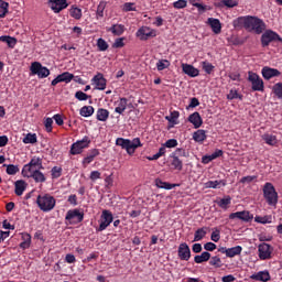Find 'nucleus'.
I'll return each mask as SVG.
<instances>
[{
	"label": "nucleus",
	"mask_w": 282,
	"mask_h": 282,
	"mask_svg": "<svg viewBox=\"0 0 282 282\" xmlns=\"http://www.w3.org/2000/svg\"><path fill=\"white\" fill-rule=\"evenodd\" d=\"M23 144H36V142H39L37 138H36V133H28L23 140H22Z\"/></svg>",
	"instance_id": "ea45409f"
},
{
	"label": "nucleus",
	"mask_w": 282,
	"mask_h": 282,
	"mask_svg": "<svg viewBox=\"0 0 282 282\" xmlns=\"http://www.w3.org/2000/svg\"><path fill=\"white\" fill-rule=\"evenodd\" d=\"M263 197L269 206H276L279 204V193L272 183H265L263 186Z\"/></svg>",
	"instance_id": "20e7f679"
},
{
	"label": "nucleus",
	"mask_w": 282,
	"mask_h": 282,
	"mask_svg": "<svg viewBox=\"0 0 282 282\" xmlns=\"http://www.w3.org/2000/svg\"><path fill=\"white\" fill-rule=\"evenodd\" d=\"M195 263H204L206 261H210V252L204 251L200 256L194 257Z\"/></svg>",
	"instance_id": "4c0bfd02"
},
{
	"label": "nucleus",
	"mask_w": 282,
	"mask_h": 282,
	"mask_svg": "<svg viewBox=\"0 0 282 282\" xmlns=\"http://www.w3.org/2000/svg\"><path fill=\"white\" fill-rule=\"evenodd\" d=\"M75 98H76L77 100H80V101H83V100H89V95L85 94L83 90H79V91H76Z\"/></svg>",
	"instance_id": "e2e57ef3"
},
{
	"label": "nucleus",
	"mask_w": 282,
	"mask_h": 282,
	"mask_svg": "<svg viewBox=\"0 0 282 282\" xmlns=\"http://www.w3.org/2000/svg\"><path fill=\"white\" fill-rule=\"evenodd\" d=\"M171 67V62L169 59H160L156 63L158 72H164V69H169Z\"/></svg>",
	"instance_id": "79ce46f5"
},
{
	"label": "nucleus",
	"mask_w": 282,
	"mask_h": 282,
	"mask_svg": "<svg viewBox=\"0 0 282 282\" xmlns=\"http://www.w3.org/2000/svg\"><path fill=\"white\" fill-rule=\"evenodd\" d=\"M210 239H212V241H215V243H217V242L221 239V235H220L219 229L216 228V229L212 232Z\"/></svg>",
	"instance_id": "69168bd1"
},
{
	"label": "nucleus",
	"mask_w": 282,
	"mask_h": 282,
	"mask_svg": "<svg viewBox=\"0 0 282 282\" xmlns=\"http://www.w3.org/2000/svg\"><path fill=\"white\" fill-rule=\"evenodd\" d=\"M94 106H84L80 108L79 110V115L83 117V118H90V116H94Z\"/></svg>",
	"instance_id": "473e14b6"
},
{
	"label": "nucleus",
	"mask_w": 282,
	"mask_h": 282,
	"mask_svg": "<svg viewBox=\"0 0 282 282\" xmlns=\"http://www.w3.org/2000/svg\"><path fill=\"white\" fill-rule=\"evenodd\" d=\"M155 186L158 188H164L165 191H172V188H175V186H177V184H171L169 182L162 181L161 178H156Z\"/></svg>",
	"instance_id": "cd10ccee"
},
{
	"label": "nucleus",
	"mask_w": 282,
	"mask_h": 282,
	"mask_svg": "<svg viewBox=\"0 0 282 282\" xmlns=\"http://www.w3.org/2000/svg\"><path fill=\"white\" fill-rule=\"evenodd\" d=\"M243 100V95L239 94V90L231 88L227 94V100Z\"/></svg>",
	"instance_id": "72a5a7b5"
},
{
	"label": "nucleus",
	"mask_w": 282,
	"mask_h": 282,
	"mask_svg": "<svg viewBox=\"0 0 282 282\" xmlns=\"http://www.w3.org/2000/svg\"><path fill=\"white\" fill-rule=\"evenodd\" d=\"M262 140H264L265 144H269V147H276L278 140H276V135L274 134L265 133L262 135Z\"/></svg>",
	"instance_id": "c9c22d12"
},
{
	"label": "nucleus",
	"mask_w": 282,
	"mask_h": 282,
	"mask_svg": "<svg viewBox=\"0 0 282 282\" xmlns=\"http://www.w3.org/2000/svg\"><path fill=\"white\" fill-rule=\"evenodd\" d=\"M52 124H54V120L52 118H46L44 121V127L47 131V133H52Z\"/></svg>",
	"instance_id": "338daca9"
},
{
	"label": "nucleus",
	"mask_w": 282,
	"mask_h": 282,
	"mask_svg": "<svg viewBox=\"0 0 282 282\" xmlns=\"http://www.w3.org/2000/svg\"><path fill=\"white\" fill-rule=\"evenodd\" d=\"M207 23L210 25L212 32H214V34H221V22L219 19L208 18Z\"/></svg>",
	"instance_id": "4be33fe9"
},
{
	"label": "nucleus",
	"mask_w": 282,
	"mask_h": 282,
	"mask_svg": "<svg viewBox=\"0 0 282 282\" xmlns=\"http://www.w3.org/2000/svg\"><path fill=\"white\" fill-rule=\"evenodd\" d=\"M52 180H58L63 175V167L54 166L51 170Z\"/></svg>",
	"instance_id": "8fccbe9b"
},
{
	"label": "nucleus",
	"mask_w": 282,
	"mask_h": 282,
	"mask_svg": "<svg viewBox=\"0 0 282 282\" xmlns=\"http://www.w3.org/2000/svg\"><path fill=\"white\" fill-rule=\"evenodd\" d=\"M23 177H32L36 184H44V182H47V177H45V174L41 172V170H31V172H22Z\"/></svg>",
	"instance_id": "f8f14e48"
},
{
	"label": "nucleus",
	"mask_w": 282,
	"mask_h": 282,
	"mask_svg": "<svg viewBox=\"0 0 282 282\" xmlns=\"http://www.w3.org/2000/svg\"><path fill=\"white\" fill-rule=\"evenodd\" d=\"M178 259L181 261H188L191 259V247L186 242L178 246Z\"/></svg>",
	"instance_id": "a211bd4d"
},
{
	"label": "nucleus",
	"mask_w": 282,
	"mask_h": 282,
	"mask_svg": "<svg viewBox=\"0 0 282 282\" xmlns=\"http://www.w3.org/2000/svg\"><path fill=\"white\" fill-rule=\"evenodd\" d=\"M96 118L99 122H107V120H109V110L105 108H99L97 110Z\"/></svg>",
	"instance_id": "bb28decb"
},
{
	"label": "nucleus",
	"mask_w": 282,
	"mask_h": 282,
	"mask_svg": "<svg viewBox=\"0 0 282 282\" xmlns=\"http://www.w3.org/2000/svg\"><path fill=\"white\" fill-rule=\"evenodd\" d=\"M203 69L206 74H213L215 66L208 62H203Z\"/></svg>",
	"instance_id": "680f3d73"
},
{
	"label": "nucleus",
	"mask_w": 282,
	"mask_h": 282,
	"mask_svg": "<svg viewBox=\"0 0 282 282\" xmlns=\"http://www.w3.org/2000/svg\"><path fill=\"white\" fill-rule=\"evenodd\" d=\"M261 74L264 80H270L271 78H276L281 76V70L264 66L261 70Z\"/></svg>",
	"instance_id": "dca6fc26"
},
{
	"label": "nucleus",
	"mask_w": 282,
	"mask_h": 282,
	"mask_svg": "<svg viewBox=\"0 0 282 282\" xmlns=\"http://www.w3.org/2000/svg\"><path fill=\"white\" fill-rule=\"evenodd\" d=\"M3 166H7V174L8 175H17V173H19V165H14V164L6 165V164H3Z\"/></svg>",
	"instance_id": "5fc2aeb1"
},
{
	"label": "nucleus",
	"mask_w": 282,
	"mask_h": 282,
	"mask_svg": "<svg viewBox=\"0 0 282 282\" xmlns=\"http://www.w3.org/2000/svg\"><path fill=\"white\" fill-rule=\"evenodd\" d=\"M208 234V227L198 228L194 234V241H202Z\"/></svg>",
	"instance_id": "7c9ffc66"
},
{
	"label": "nucleus",
	"mask_w": 282,
	"mask_h": 282,
	"mask_svg": "<svg viewBox=\"0 0 282 282\" xmlns=\"http://www.w3.org/2000/svg\"><path fill=\"white\" fill-rule=\"evenodd\" d=\"M43 159L40 156H33L31 161L22 169V173H30L31 171L43 170Z\"/></svg>",
	"instance_id": "9d476101"
},
{
	"label": "nucleus",
	"mask_w": 282,
	"mask_h": 282,
	"mask_svg": "<svg viewBox=\"0 0 282 282\" xmlns=\"http://www.w3.org/2000/svg\"><path fill=\"white\" fill-rule=\"evenodd\" d=\"M272 91H273L274 96H276V98L282 99V83H276L272 87Z\"/></svg>",
	"instance_id": "603ef678"
},
{
	"label": "nucleus",
	"mask_w": 282,
	"mask_h": 282,
	"mask_svg": "<svg viewBox=\"0 0 282 282\" xmlns=\"http://www.w3.org/2000/svg\"><path fill=\"white\" fill-rule=\"evenodd\" d=\"M1 43H7L8 47L13 50V47L17 45V40L10 35H1L0 36Z\"/></svg>",
	"instance_id": "2f4dec72"
},
{
	"label": "nucleus",
	"mask_w": 282,
	"mask_h": 282,
	"mask_svg": "<svg viewBox=\"0 0 282 282\" xmlns=\"http://www.w3.org/2000/svg\"><path fill=\"white\" fill-rule=\"evenodd\" d=\"M172 159L171 164L174 171H182L184 169V163L177 156H170Z\"/></svg>",
	"instance_id": "58836bf2"
},
{
	"label": "nucleus",
	"mask_w": 282,
	"mask_h": 282,
	"mask_svg": "<svg viewBox=\"0 0 282 282\" xmlns=\"http://www.w3.org/2000/svg\"><path fill=\"white\" fill-rule=\"evenodd\" d=\"M206 138H207L206 130L199 129L193 133V140L195 142H204Z\"/></svg>",
	"instance_id": "f704fd0d"
},
{
	"label": "nucleus",
	"mask_w": 282,
	"mask_h": 282,
	"mask_svg": "<svg viewBox=\"0 0 282 282\" xmlns=\"http://www.w3.org/2000/svg\"><path fill=\"white\" fill-rule=\"evenodd\" d=\"M116 145L121 147V149L127 151L128 155H133L135 149L142 147V142L140 141V138H134L132 141L130 139L117 138Z\"/></svg>",
	"instance_id": "f03ea898"
},
{
	"label": "nucleus",
	"mask_w": 282,
	"mask_h": 282,
	"mask_svg": "<svg viewBox=\"0 0 282 282\" xmlns=\"http://www.w3.org/2000/svg\"><path fill=\"white\" fill-rule=\"evenodd\" d=\"M254 219V215L250 214L248 210L240 212V221H252Z\"/></svg>",
	"instance_id": "de8ad7c7"
},
{
	"label": "nucleus",
	"mask_w": 282,
	"mask_h": 282,
	"mask_svg": "<svg viewBox=\"0 0 282 282\" xmlns=\"http://www.w3.org/2000/svg\"><path fill=\"white\" fill-rule=\"evenodd\" d=\"M204 250H206L207 252H213L217 250V245H215L214 242H207L204 245Z\"/></svg>",
	"instance_id": "774afa93"
},
{
	"label": "nucleus",
	"mask_w": 282,
	"mask_h": 282,
	"mask_svg": "<svg viewBox=\"0 0 282 282\" xmlns=\"http://www.w3.org/2000/svg\"><path fill=\"white\" fill-rule=\"evenodd\" d=\"M272 252H274V247L262 242L258 246V256L261 261H268V259H272Z\"/></svg>",
	"instance_id": "6e6552de"
},
{
	"label": "nucleus",
	"mask_w": 282,
	"mask_h": 282,
	"mask_svg": "<svg viewBox=\"0 0 282 282\" xmlns=\"http://www.w3.org/2000/svg\"><path fill=\"white\" fill-rule=\"evenodd\" d=\"M250 279H252V281L268 282L270 281L271 276L269 271H260L250 275Z\"/></svg>",
	"instance_id": "5701e85b"
},
{
	"label": "nucleus",
	"mask_w": 282,
	"mask_h": 282,
	"mask_svg": "<svg viewBox=\"0 0 282 282\" xmlns=\"http://www.w3.org/2000/svg\"><path fill=\"white\" fill-rule=\"evenodd\" d=\"M242 251H243L242 246H236V247H231V248H226V247L218 248V252H220L221 254H226V257H228V259L239 257V254H241Z\"/></svg>",
	"instance_id": "ddd939ff"
},
{
	"label": "nucleus",
	"mask_w": 282,
	"mask_h": 282,
	"mask_svg": "<svg viewBox=\"0 0 282 282\" xmlns=\"http://www.w3.org/2000/svg\"><path fill=\"white\" fill-rule=\"evenodd\" d=\"M115 105L117 106L115 108V113L122 116V113L127 111V107H129V99H127V97H120L119 100L115 101Z\"/></svg>",
	"instance_id": "f3484780"
},
{
	"label": "nucleus",
	"mask_w": 282,
	"mask_h": 282,
	"mask_svg": "<svg viewBox=\"0 0 282 282\" xmlns=\"http://www.w3.org/2000/svg\"><path fill=\"white\" fill-rule=\"evenodd\" d=\"M182 69L189 78H197V76H199V69L191 64H182Z\"/></svg>",
	"instance_id": "aec40b11"
},
{
	"label": "nucleus",
	"mask_w": 282,
	"mask_h": 282,
	"mask_svg": "<svg viewBox=\"0 0 282 282\" xmlns=\"http://www.w3.org/2000/svg\"><path fill=\"white\" fill-rule=\"evenodd\" d=\"M178 118H180V111L174 110V111H171L170 116L165 117V120H167V122H171V124H177Z\"/></svg>",
	"instance_id": "37998d69"
},
{
	"label": "nucleus",
	"mask_w": 282,
	"mask_h": 282,
	"mask_svg": "<svg viewBox=\"0 0 282 282\" xmlns=\"http://www.w3.org/2000/svg\"><path fill=\"white\" fill-rule=\"evenodd\" d=\"M31 73L39 78H47L50 76V68L43 66L41 62H33L31 64Z\"/></svg>",
	"instance_id": "1a4fd4ad"
},
{
	"label": "nucleus",
	"mask_w": 282,
	"mask_h": 282,
	"mask_svg": "<svg viewBox=\"0 0 282 282\" xmlns=\"http://www.w3.org/2000/svg\"><path fill=\"white\" fill-rule=\"evenodd\" d=\"M177 141L176 139H169L165 143H163V145L165 147V149H175V147H177Z\"/></svg>",
	"instance_id": "0e129e2a"
},
{
	"label": "nucleus",
	"mask_w": 282,
	"mask_h": 282,
	"mask_svg": "<svg viewBox=\"0 0 282 282\" xmlns=\"http://www.w3.org/2000/svg\"><path fill=\"white\" fill-rule=\"evenodd\" d=\"M135 2H126L122 6V12H135Z\"/></svg>",
	"instance_id": "3c124183"
},
{
	"label": "nucleus",
	"mask_w": 282,
	"mask_h": 282,
	"mask_svg": "<svg viewBox=\"0 0 282 282\" xmlns=\"http://www.w3.org/2000/svg\"><path fill=\"white\" fill-rule=\"evenodd\" d=\"M76 143L82 148V151H84V149H89V145L91 144V139L85 135L82 140L76 141Z\"/></svg>",
	"instance_id": "c03bdc74"
},
{
	"label": "nucleus",
	"mask_w": 282,
	"mask_h": 282,
	"mask_svg": "<svg viewBox=\"0 0 282 282\" xmlns=\"http://www.w3.org/2000/svg\"><path fill=\"white\" fill-rule=\"evenodd\" d=\"M107 32H111L113 36H122L124 34V25L123 24H112L110 28L106 29Z\"/></svg>",
	"instance_id": "b1692460"
},
{
	"label": "nucleus",
	"mask_w": 282,
	"mask_h": 282,
	"mask_svg": "<svg viewBox=\"0 0 282 282\" xmlns=\"http://www.w3.org/2000/svg\"><path fill=\"white\" fill-rule=\"evenodd\" d=\"M231 202H232V198L230 196H227L225 198H221L217 204L219 208H223L224 210H226L228 206H230Z\"/></svg>",
	"instance_id": "49530a36"
},
{
	"label": "nucleus",
	"mask_w": 282,
	"mask_h": 282,
	"mask_svg": "<svg viewBox=\"0 0 282 282\" xmlns=\"http://www.w3.org/2000/svg\"><path fill=\"white\" fill-rule=\"evenodd\" d=\"M170 158H186V150L184 148H178L170 154Z\"/></svg>",
	"instance_id": "864d4df0"
},
{
	"label": "nucleus",
	"mask_w": 282,
	"mask_h": 282,
	"mask_svg": "<svg viewBox=\"0 0 282 282\" xmlns=\"http://www.w3.org/2000/svg\"><path fill=\"white\" fill-rule=\"evenodd\" d=\"M156 32L155 30L149 28V26H142L137 31V36H139V39L141 41H148L149 39L156 36Z\"/></svg>",
	"instance_id": "2eb2a0df"
},
{
	"label": "nucleus",
	"mask_w": 282,
	"mask_h": 282,
	"mask_svg": "<svg viewBox=\"0 0 282 282\" xmlns=\"http://www.w3.org/2000/svg\"><path fill=\"white\" fill-rule=\"evenodd\" d=\"M232 25L236 30L245 28V30H249V32H254L256 34H263L265 30V22L252 15L239 17L232 21Z\"/></svg>",
	"instance_id": "f257e3e1"
},
{
	"label": "nucleus",
	"mask_w": 282,
	"mask_h": 282,
	"mask_svg": "<svg viewBox=\"0 0 282 282\" xmlns=\"http://www.w3.org/2000/svg\"><path fill=\"white\" fill-rule=\"evenodd\" d=\"M257 177H258L257 175L243 176V177L240 180V184H252V182H256Z\"/></svg>",
	"instance_id": "052dcab7"
},
{
	"label": "nucleus",
	"mask_w": 282,
	"mask_h": 282,
	"mask_svg": "<svg viewBox=\"0 0 282 282\" xmlns=\"http://www.w3.org/2000/svg\"><path fill=\"white\" fill-rule=\"evenodd\" d=\"M105 8H107V2L100 1L99 4L97 6V11H96L97 21H100V19L105 18Z\"/></svg>",
	"instance_id": "c756f323"
},
{
	"label": "nucleus",
	"mask_w": 282,
	"mask_h": 282,
	"mask_svg": "<svg viewBox=\"0 0 282 282\" xmlns=\"http://www.w3.org/2000/svg\"><path fill=\"white\" fill-rule=\"evenodd\" d=\"M69 14L76 21H80L83 19V10L78 7L72 6L69 9Z\"/></svg>",
	"instance_id": "c85d7f7f"
},
{
	"label": "nucleus",
	"mask_w": 282,
	"mask_h": 282,
	"mask_svg": "<svg viewBox=\"0 0 282 282\" xmlns=\"http://www.w3.org/2000/svg\"><path fill=\"white\" fill-rule=\"evenodd\" d=\"M93 83L96 85V89H99L100 91H105V89H107V79L100 73L93 77Z\"/></svg>",
	"instance_id": "6ab92c4d"
},
{
	"label": "nucleus",
	"mask_w": 282,
	"mask_h": 282,
	"mask_svg": "<svg viewBox=\"0 0 282 282\" xmlns=\"http://www.w3.org/2000/svg\"><path fill=\"white\" fill-rule=\"evenodd\" d=\"M274 41L282 43V37L272 30H268L261 35L262 47H268V45H270V43H274Z\"/></svg>",
	"instance_id": "0eeeda50"
},
{
	"label": "nucleus",
	"mask_w": 282,
	"mask_h": 282,
	"mask_svg": "<svg viewBox=\"0 0 282 282\" xmlns=\"http://www.w3.org/2000/svg\"><path fill=\"white\" fill-rule=\"evenodd\" d=\"M188 122L194 126V129H199V127L204 124V120L202 119L199 112H193L192 115H189Z\"/></svg>",
	"instance_id": "412c9836"
},
{
	"label": "nucleus",
	"mask_w": 282,
	"mask_h": 282,
	"mask_svg": "<svg viewBox=\"0 0 282 282\" xmlns=\"http://www.w3.org/2000/svg\"><path fill=\"white\" fill-rule=\"evenodd\" d=\"M57 78H59V83H72V80L74 79V74L65 72L61 75H57Z\"/></svg>",
	"instance_id": "a19ab883"
},
{
	"label": "nucleus",
	"mask_w": 282,
	"mask_h": 282,
	"mask_svg": "<svg viewBox=\"0 0 282 282\" xmlns=\"http://www.w3.org/2000/svg\"><path fill=\"white\" fill-rule=\"evenodd\" d=\"M14 186H15V189H14L15 195H18V197H21V195L25 193V188H26L25 181L23 180L17 181L14 183Z\"/></svg>",
	"instance_id": "a878e982"
},
{
	"label": "nucleus",
	"mask_w": 282,
	"mask_h": 282,
	"mask_svg": "<svg viewBox=\"0 0 282 282\" xmlns=\"http://www.w3.org/2000/svg\"><path fill=\"white\" fill-rule=\"evenodd\" d=\"M70 155H80L83 153V149L75 142L70 145Z\"/></svg>",
	"instance_id": "4d7b16f0"
},
{
	"label": "nucleus",
	"mask_w": 282,
	"mask_h": 282,
	"mask_svg": "<svg viewBox=\"0 0 282 282\" xmlns=\"http://www.w3.org/2000/svg\"><path fill=\"white\" fill-rule=\"evenodd\" d=\"M248 80L249 83H251L252 91H263L264 89L263 79L257 73L249 70Z\"/></svg>",
	"instance_id": "423d86ee"
},
{
	"label": "nucleus",
	"mask_w": 282,
	"mask_h": 282,
	"mask_svg": "<svg viewBox=\"0 0 282 282\" xmlns=\"http://www.w3.org/2000/svg\"><path fill=\"white\" fill-rule=\"evenodd\" d=\"M205 186L206 188H221V186H226V181H208Z\"/></svg>",
	"instance_id": "e433bc0d"
},
{
	"label": "nucleus",
	"mask_w": 282,
	"mask_h": 282,
	"mask_svg": "<svg viewBox=\"0 0 282 282\" xmlns=\"http://www.w3.org/2000/svg\"><path fill=\"white\" fill-rule=\"evenodd\" d=\"M113 224V214L109 209H104L99 219V226L96 227V232H102Z\"/></svg>",
	"instance_id": "39448f33"
},
{
	"label": "nucleus",
	"mask_w": 282,
	"mask_h": 282,
	"mask_svg": "<svg viewBox=\"0 0 282 282\" xmlns=\"http://www.w3.org/2000/svg\"><path fill=\"white\" fill-rule=\"evenodd\" d=\"M186 6H188V1L186 0H177L173 2V8H175V10H184Z\"/></svg>",
	"instance_id": "13d9d810"
},
{
	"label": "nucleus",
	"mask_w": 282,
	"mask_h": 282,
	"mask_svg": "<svg viewBox=\"0 0 282 282\" xmlns=\"http://www.w3.org/2000/svg\"><path fill=\"white\" fill-rule=\"evenodd\" d=\"M98 155H100V150L99 149H91L89 151V154L86 158H84L83 164L85 166H87V164H91L94 159L98 158Z\"/></svg>",
	"instance_id": "393cba45"
},
{
	"label": "nucleus",
	"mask_w": 282,
	"mask_h": 282,
	"mask_svg": "<svg viewBox=\"0 0 282 282\" xmlns=\"http://www.w3.org/2000/svg\"><path fill=\"white\" fill-rule=\"evenodd\" d=\"M48 6L55 14H58L59 12H63V10H66L68 8L67 0H50Z\"/></svg>",
	"instance_id": "4468645a"
},
{
	"label": "nucleus",
	"mask_w": 282,
	"mask_h": 282,
	"mask_svg": "<svg viewBox=\"0 0 282 282\" xmlns=\"http://www.w3.org/2000/svg\"><path fill=\"white\" fill-rule=\"evenodd\" d=\"M209 259H210L209 265H214V268H221L223 263H221V258H219V256H214Z\"/></svg>",
	"instance_id": "6e6d98bb"
},
{
	"label": "nucleus",
	"mask_w": 282,
	"mask_h": 282,
	"mask_svg": "<svg viewBox=\"0 0 282 282\" xmlns=\"http://www.w3.org/2000/svg\"><path fill=\"white\" fill-rule=\"evenodd\" d=\"M83 219H85V214L80 213V209H69L65 216V220L69 224H80Z\"/></svg>",
	"instance_id": "9b49d317"
},
{
	"label": "nucleus",
	"mask_w": 282,
	"mask_h": 282,
	"mask_svg": "<svg viewBox=\"0 0 282 282\" xmlns=\"http://www.w3.org/2000/svg\"><path fill=\"white\" fill-rule=\"evenodd\" d=\"M223 4H225L226 8H237L239 6L238 0H220Z\"/></svg>",
	"instance_id": "bf43d9fd"
},
{
	"label": "nucleus",
	"mask_w": 282,
	"mask_h": 282,
	"mask_svg": "<svg viewBox=\"0 0 282 282\" xmlns=\"http://www.w3.org/2000/svg\"><path fill=\"white\" fill-rule=\"evenodd\" d=\"M36 204L43 213H50L54 210L56 206V198L50 194H40L36 198Z\"/></svg>",
	"instance_id": "7ed1b4c3"
},
{
	"label": "nucleus",
	"mask_w": 282,
	"mask_h": 282,
	"mask_svg": "<svg viewBox=\"0 0 282 282\" xmlns=\"http://www.w3.org/2000/svg\"><path fill=\"white\" fill-rule=\"evenodd\" d=\"M8 8H10V3L0 0V19H4V17L8 14Z\"/></svg>",
	"instance_id": "a18cd8bd"
},
{
	"label": "nucleus",
	"mask_w": 282,
	"mask_h": 282,
	"mask_svg": "<svg viewBox=\"0 0 282 282\" xmlns=\"http://www.w3.org/2000/svg\"><path fill=\"white\" fill-rule=\"evenodd\" d=\"M97 47L99 52H107V50H109V44L107 43V41L100 37L97 40Z\"/></svg>",
	"instance_id": "09e8293b"
}]
</instances>
